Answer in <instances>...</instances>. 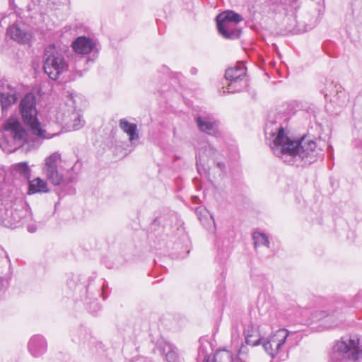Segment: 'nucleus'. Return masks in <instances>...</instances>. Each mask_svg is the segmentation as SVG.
<instances>
[{
	"label": "nucleus",
	"mask_w": 362,
	"mask_h": 362,
	"mask_svg": "<svg viewBox=\"0 0 362 362\" xmlns=\"http://www.w3.org/2000/svg\"><path fill=\"white\" fill-rule=\"evenodd\" d=\"M313 320H322L325 326L327 328L338 326L343 320V313L341 309L338 308L330 310L329 313L325 311H317L313 317Z\"/></svg>",
	"instance_id": "nucleus-7"
},
{
	"label": "nucleus",
	"mask_w": 362,
	"mask_h": 362,
	"mask_svg": "<svg viewBox=\"0 0 362 362\" xmlns=\"http://www.w3.org/2000/svg\"><path fill=\"white\" fill-rule=\"evenodd\" d=\"M217 18L229 21L232 24L236 25L243 20V18L238 13H235L233 11H226L222 12L216 17Z\"/></svg>",
	"instance_id": "nucleus-19"
},
{
	"label": "nucleus",
	"mask_w": 362,
	"mask_h": 362,
	"mask_svg": "<svg viewBox=\"0 0 362 362\" xmlns=\"http://www.w3.org/2000/svg\"><path fill=\"white\" fill-rule=\"evenodd\" d=\"M16 93V90L6 81L0 82V104L3 112L17 101Z\"/></svg>",
	"instance_id": "nucleus-8"
},
{
	"label": "nucleus",
	"mask_w": 362,
	"mask_h": 362,
	"mask_svg": "<svg viewBox=\"0 0 362 362\" xmlns=\"http://www.w3.org/2000/svg\"><path fill=\"white\" fill-rule=\"evenodd\" d=\"M71 119L73 120L71 126L74 130H78L81 129L84 124V121L81 119V115L78 112H72Z\"/></svg>",
	"instance_id": "nucleus-24"
},
{
	"label": "nucleus",
	"mask_w": 362,
	"mask_h": 362,
	"mask_svg": "<svg viewBox=\"0 0 362 362\" xmlns=\"http://www.w3.org/2000/svg\"><path fill=\"white\" fill-rule=\"evenodd\" d=\"M74 50L80 54H87L96 49L95 42L86 37H78L72 43Z\"/></svg>",
	"instance_id": "nucleus-12"
},
{
	"label": "nucleus",
	"mask_w": 362,
	"mask_h": 362,
	"mask_svg": "<svg viewBox=\"0 0 362 362\" xmlns=\"http://www.w3.org/2000/svg\"><path fill=\"white\" fill-rule=\"evenodd\" d=\"M215 153V149L209 144H206L199 149L198 155L196 158L197 165H204L205 162L204 156L206 157L212 156Z\"/></svg>",
	"instance_id": "nucleus-18"
},
{
	"label": "nucleus",
	"mask_w": 362,
	"mask_h": 362,
	"mask_svg": "<svg viewBox=\"0 0 362 362\" xmlns=\"http://www.w3.org/2000/svg\"><path fill=\"white\" fill-rule=\"evenodd\" d=\"M288 336V332L287 329H281L276 331L263 341L262 345L265 351L274 358L281 351Z\"/></svg>",
	"instance_id": "nucleus-6"
},
{
	"label": "nucleus",
	"mask_w": 362,
	"mask_h": 362,
	"mask_svg": "<svg viewBox=\"0 0 362 362\" xmlns=\"http://www.w3.org/2000/svg\"><path fill=\"white\" fill-rule=\"evenodd\" d=\"M217 28L219 33L226 39H235L240 37V31L238 30L236 25L216 18Z\"/></svg>",
	"instance_id": "nucleus-11"
},
{
	"label": "nucleus",
	"mask_w": 362,
	"mask_h": 362,
	"mask_svg": "<svg viewBox=\"0 0 362 362\" xmlns=\"http://www.w3.org/2000/svg\"><path fill=\"white\" fill-rule=\"evenodd\" d=\"M165 353V358L168 362H179V356L176 351L170 345L164 348Z\"/></svg>",
	"instance_id": "nucleus-23"
},
{
	"label": "nucleus",
	"mask_w": 362,
	"mask_h": 362,
	"mask_svg": "<svg viewBox=\"0 0 362 362\" xmlns=\"http://www.w3.org/2000/svg\"><path fill=\"white\" fill-rule=\"evenodd\" d=\"M275 132H270L272 141L270 147L274 155L284 163L296 166H305L315 162L320 154L316 144L313 140L302 139L294 141L287 136L282 126Z\"/></svg>",
	"instance_id": "nucleus-2"
},
{
	"label": "nucleus",
	"mask_w": 362,
	"mask_h": 362,
	"mask_svg": "<svg viewBox=\"0 0 362 362\" xmlns=\"http://www.w3.org/2000/svg\"><path fill=\"white\" fill-rule=\"evenodd\" d=\"M201 210H202V208H200V207H199V208H197V212H199V211H201Z\"/></svg>",
	"instance_id": "nucleus-31"
},
{
	"label": "nucleus",
	"mask_w": 362,
	"mask_h": 362,
	"mask_svg": "<svg viewBox=\"0 0 362 362\" xmlns=\"http://www.w3.org/2000/svg\"><path fill=\"white\" fill-rule=\"evenodd\" d=\"M30 354L35 358L42 356L47 351V342L40 335L33 336L28 344Z\"/></svg>",
	"instance_id": "nucleus-13"
},
{
	"label": "nucleus",
	"mask_w": 362,
	"mask_h": 362,
	"mask_svg": "<svg viewBox=\"0 0 362 362\" xmlns=\"http://www.w3.org/2000/svg\"><path fill=\"white\" fill-rule=\"evenodd\" d=\"M244 334L247 345L257 346L259 344L261 337L257 326L252 324L247 325L244 330Z\"/></svg>",
	"instance_id": "nucleus-14"
},
{
	"label": "nucleus",
	"mask_w": 362,
	"mask_h": 362,
	"mask_svg": "<svg viewBox=\"0 0 362 362\" xmlns=\"http://www.w3.org/2000/svg\"><path fill=\"white\" fill-rule=\"evenodd\" d=\"M213 358L214 362H233V361L232 353L225 349L217 351Z\"/></svg>",
	"instance_id": "nucleus-20"
},
{
	"label": "nucleus",
	"mask_w": 362,
	"mask_h": 362,
	"mask_svg": "<svg viewBox=\"0 0 362 362\" xmlns=\"http://www.w3.org/2000/svg\"><path fill=\"white\" fill-rule=\"evenodd\" d=\"M196 71H197V70H196L195 69H192V72L193 74H195V73H196Z\"/></svg>",
	"instance_id": "nucleus-30"
},
{
	"label": "nucleus",
	"mask_w": 362,
	"mask_h": 362,
	"mask_svg": "<svg viewBox=\"0 0 362 362\" xmlns=\"http://www.w3.org/2000/svg\"><path fill=\"white\" fill-rule=\"evenodd\" d=\"M20 112L24 124L35 138L29 140L21 123L15 119H8L4 131L0 133V148L4 151L12 153L21 146L28 151L35 149L40 146L41 140L49 139L57 135L47 133L39 122L35 98L33 94L25 95L21 100Z\"/></svg>",
	"instance_id": "nucleus-1"
},
{
	"label": "nucleus",
	"mask_w": 362,
	"mask_h": 362,
	"mask_svg": "<svg viewBox=\"0 0 362 362\" xmlns=\"http://www.w3.org/2000/svg\"><path fill=\"white\" fill-rule=\"evenodd\" d=\"M196 122L200 131L215 136L218 135L217 124L215 122L206 117H198L196 118Z\"/></svg>",
	"instance_id": "nucleus-15"
},
{
	"label": "nucleus",
	"mask_w": 362,
	"mask_h": 362,
	"mask_svg": "<svg viewBox=\"0 0 362 362\" xmlns=\"http://www.w3.org/2000/svg\"><path fill=\"white\" fill-rule=\"evenodd\" d=\"M217 165H218V167L221 170H223V168H224V165H223V164H222V163H218L217 164Z\"/></svg>",
	"instance_id": "nucleus-27"
},
{
	"label": "nucleus",
	"mask_w": 362,
	"mask_h": 362,
	"mask_svg": "<svg viewBox=\"0 0 362 362\" xmlns=\"http://www.w3.org/2000/svg\"><path fill=\"white\" fill-rule=\"evenodd\" d=\"M13 169L27 180L30 178L31 170L28 163L22 162L17 163L13 166Z\"/></svg>",
	"instance_id": "nucleus-21"
},
{
	"label": "nucleus",
	"mask_w": 362,
	"mask_h": 362,
	"mask_svg": "<svg viewBox=\"0 0 362 362\" xmlns=\"http://www.w3.org/2000/svg\"><path fill=\"white\" fill-rule=\"evenodd\" d=\"M247 355V347L242 346L238 354V359L237 362H245L243 360L245 356Z\"/></svg>",
	"instance_id": "nucleus-25"
},
{
	"label": "nucleus",
	"mask_w": 362,
	"mask_h": 362,
	"mask_svg": "<svg viewBox=\"0 0 362 362\" xmlns=\"http://www.w3.org/2000/svg\"><path fill=\"white\" fill-rule=\"evenodd\" d=\"M246 74V68L242 63H238L234 67L229 68L226 71L225 77L226 79L230 81V83L226 88H223V93H233L237 89L233 88V83L238 80H241L243 77Z\"/></svg>",
	"instance_id": "nucleus-9"
},
{
	"label": "nucleus",
	"mask_w": 362,
	"mask_h": 362,
	"mask_svg": "<svg viewBox=\"0 0 362 362\" xmlns=\"http://www.w3.org/2000/svg\"><path fill=\"white\" fill-rule=\"evenodd\" d=\"M362 359V337L351 334L341 337L333 346L332 362H357Z\"/></svg>",
	"instance_id": "nucleus-3"
},
{
	"label": "nucleus",
	"mask_w": 362,
	"mask_h": 362,
	"mask_svg": "<svg viewBox=\"0 0 362 362\" xmlns=\"http://www.w3.org/2000/svg\"><path fill=\"white\" fill-rule=\"evenodd\" d=\"M252 238L254 240V245L255 247L262 245H264L267 247L269 246V242L267 236L264 233L258 231L254 232Z\"/></svg>",
	"instance_id": "nucleus-22"
},
{
	"label": "nucleus",
	"mask_w": 362,
	"mask_h": 362,
	"mask_svg": "<svg viewBox=\"0 0 362 362\" xmlns=\"http://www.w3.org/2000/svg\"><path fill=\"white\" fill-rule=\"evenodd\" d=\"M0 285L2 286L3 285V281L1 279H0Z\"/></svg>",
	"instance_id": "nucleus-32"
},
{
	"label": "nucleus",
	"mask_w": 362,
	"mask_h": 362,
	"mask_svg": "<svg viewBox=\"0 0 362 362\" xmlns=\"http://www.w3.org/2000/svg\"><path fill=\"white\" fill-rule=\"evenodd\" d=\"M205 362H214V358L211 360L207 359Z\"/></svg>",
	"instance_id": "nucleus-29"
},
{
	"label": "nucleus",
	"mask_w": 362,
	"mask_h": 362,
	"mask_svg": "<svg viewBox=\"0 0 362 362\" xmlns=\"http://www.w3.org/2000/svg\"><path fill=\"white\" fill-rule=\"evenodd\" d=\"M6 34L13 40L21 43L28 44L30 42L32 35L27 30L22 29L18 25L13 24L7 29Z\"/></svg>",
	"instance_id": "nucleus-10"
},
{
	"label": "nucleus",
	"mask_w": 362,
	"mask_h": 362,
	"mask_svg": "<svg viewBox=\"0 0 362 362\" xmlns=\"http://www.w3.org/2000/svg\"><path fill=\"white\" fill-rule=\"evenodd\" d=\"M274 122L272 121H269V123L267 124V127H266V134H269V124H273Z\"/></svg>",
	"instance_id": "nucleus-26"
},
{
	"label": "nucleus",
	"mask_w": 362,
	"mask_h": 362,
	"mask_svg": "<svg viewBox=\"0 0 362 362\" xmlns=\"http://www.w3.org/2000/svg\"><path fill=\"white\" fill-rule=\"evenodd\" d=\"M43 63L44 71L52 80L58 79L68 68L64 57L56 49L54 45L46 48Z\"/></svg>",
	"instance_id": "nucleus-4"
},
{
	"label": "nucleus",
	"mask_w": 362,
	"mask_h": 362,
	"mask_svg": "<svg viewBox=\"0 0 362 362\" xmlns=\"http://www.w3.org/2000/svg\"><path fill=\"white\" fill-rule=\"evenodd\" d=\"M49 192L47 183L40 177H36L32 180H28V194L46 193Z\"/></svg>",
	"instance_id": "nucleus-17"
},
{
	"label": "nucleus",
	"mask_w": 362,
	"mask_h": 362,
	"mask_svg": "<svg viewBox=\"0 0 362 362\" xmlns=\"http://www.w3.org/2000/svg\"><path fill=\"white\" fill-rule=\"evenodd\" d=\"M119 128L129 136L131 142L139 138L137 125L129 122L126 119H121L119 122Z\"/></svg>",
	"instance_id": "nucleus-16"
},
{
	"label": "nucleus",
	"mask_w": 362,
	"mask_h": 362,
	"mask_svg": "<svg viewBox=\"0 0 362 362\" xmlns=\"http://www.w3.org/2000/svg\"><path fill=\"white\" fill-rule=\"evenodd\" d=\"M361 298V296L358 295L356 297L355 300H358Z\"/></svg>",
	"instance_id": "nucleus-28"
},
{
	"label": "nucleus",
	"mask_w": 362,
	"mask_h": 362,
	"mask_svg": "<svg viewBox=\"0 0 362 362\" xmlns=\"http://www.w3.org/2000/svg\"><path fill=\"white\" fill-rule=\"evenodd\" d=\"M60 160L61 155L58 152H54L46 158L45 160L43 173L47 180L54 185H60L63 179L62 175L59 173L57 169V164Z\"/></svg>",
	"instance_id": "nucleus-5"
}]
</instances>
